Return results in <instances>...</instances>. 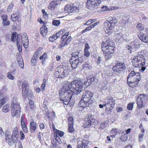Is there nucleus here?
Here are the masks:
<instances>
[{
  "label": "nucleus",
  "instance_id": "61",
  "mask_svg": "<svg viewBox=\"0 0 148 148\" xmlns=\"http://www.w3.org/2000/svg\"><path fill=\"white\" fill-rule=\"evenodd\" d=\"M39 127L42 130L44 128L45 125L43 123H40L39 125Z\"/></svg>",
  "mask_w": 148,
  "mask_h": 148
},
{
  "label": "nucleus",
  "instance_id": "13",
  "mask_svg": "<svg viewBox=\"0 0 148 148\" xmlns=\"http://www.w3.org/2000/svg\"><path fill=\"white\" fill-rule=\"evenodd\" d=\"M65 10L70 15L71 14V13H77L79 12L78 5L75 3L66 5Z\"/></svg>",
  "mask_w": 148,
  "mask_h": 148
},
{
  "label": "nucleus",
  "instance_id": "49",
  "mask_svg": "<svg viewBox=\"0 0 148 148\" xmlns=\"http://www.w3.org/2000/svg\"><path fill=\"white\" fill-rule=\"evenodd\" d=\"M137 27L139 31L142 30L144 29V27L143 25L141 23H139L137 25Z\"/></svg>",
  "mask_w": 148,
  "mask_h": 148
},
{
  "label": "nucleus",
  "instance_id": "8",
  "mask_svg": "<svg viewBox=\"0 0 148 148\" xmlns=\"http://www.w3.org/2000/svg\"><path fill=\"white\" fill-rule=\"evenodd\" d=\"M59 93L60 100L63 101L64 104H68L72 97V92L70 91H60Z\"/></svg>",
  "mask_w": 148,
  "mask_h": 148
},
{
  "label": "nucleus",
  "instance_id": "17",
  "mask_svg": "<svg viewBox=\"0 0 148 148\" xmlns=\"http://www.w3.org/2000/svg\"><path fill=\"white\" fill-rule=\"evenodd\" d=\"M6 141L9 145H11L14 143L16 142L17 139L16 138L12 137V136L9 135H7L5 137Z\"/></svg>",
  "mask_w": 148,
  "mask_h": 148
},
{
  "label": "nucleus",
  "instance_id": "45",
  "mask_svg": "<svg viewBox=\"0 0 148 148\" xmlns=\"http://www.w3.org/2000/svg\"><path fill=\"white\" fill-rule=\"evenodd\" d=\"M91 123V122H90L89 121H86V122H85L84 123V127H89L90 126Z\"/></svg>",
  "mask_w": 148,
  "mask_h": 148
},
{
  "label": "nucleus",
  "instance_id": "30",
  "mask_svg": "<svg viewBox=\"0 0 148 148\" xmlns=\"http://www.w3.org/2000/svg\"><path fill=\"white\" fill-rule=\"evenodd\" d=\"M86 140H83L82 142H79L78 143V145H81L82 148H85L87 146V143Z\"/></svg>",
  "mask_w": 148,
  "mask_h": 148
},
{
  "label": "nucleus",
  "instance_id": "38",
  "mask_svg": "<svg viewBox=\"0 0 148 148\" xmlns=\"http://www.w3.org/2000/svg\"><path fill=\"white\" fill-rule=\"evenodd\" d=\"M29 105L30 109L33 110L34 109V102L32 100H30L29 102Z\"/></svg>",
  "mask_w": 148,
  "mask_h": 148
},
{
  "label": "nucleus",
  "instance_id": "37",
  "mask_svg": "<svg viewBox=\"0 0 148 148\" xmlns=\"http://www.w3.org/2000/svg\"><path fill=\"white\" fill-rule=\"evenodd\" d=\"M11 18L13 21H16L18 18L17 15L16 14H12L11 16Z\"/></svg>",
  "mask_w": 148,
  "mask_h": 148
},
{
  "label": "nucleus",
  "instance_id": "55",
  "mask_svg": "<svg viewBox=\"0 0 148 148\" xmlns=\"http://www.w3.org/2000/svg\"><path fill=\"white\" fill-rule=\"evenodd\" d=\"M23 60V59L22 58L21 55L20 54H18V55L17 56V60L18 62L20 61H21Z\"/></svg>",
  "mask_w": 148,
  "mask_h": 148
},
{
  "label": "nucleus",
  "instance_id": "56",
  "mask_svg": "<svg viewBox=\"0 0 148 148\" xmlns=\"http://www.w3.org/2000/svg\"><path fill=\"white\" fill-rule=\"evenodd\" d=\"M22 127L23 131L25 133H27L28 132V129L26 125H23V126H22Z\"/></svg>",
  "mask_w": 148,
  "mask_h": 148
},
{
  "label": "nucleus",
  "instance_id": "2",
  "mask_svg": "<svg viewBox=\"0 0 148 148\" xmlns=\"http://www.w3.org/2000/svg\"><path fill=\"white\" fill-rule=\"evenodd\" d=\"M93 94L89 91H85L78 105V108H86L92 103L93 99Z\"/></svg>",
  "mask_w": 148,
  "mask_h": 148
},
{
  "label": "nucleus",
  "instance_id": "62",
  "mask_svg": "<svg viewBox=\"0 0 148 148\" xmlns=\"http://www.w3.org/2000/svg\"><path fill=\"white\" fill-rule=\"evenodd\" d=\"M45 117L47 119H49L50 117L49 116V114L48 113H47L45 114Z\"/></svg>",
  "mask_w": 148,
  "mask_h": 148
},
{
  "label": "nucleus",
  "instance_id": "29",
  "mask_svg": "<svg viewBox=\"0 0 148 148\" xmlns=\"http://www.w3.org/2000/svg\"><path fill=\"white\" fill-rule=\"evenodd\" d=\"M18 135V132L17 128H14L13 130V132L12 134V137L16 138L17 139Z\"/></svg>",
  "mask_w": 148,
  "mask_h": 148
},
{
  "label": "nucleus",
  "instance_id": "26",
  "mask_svg": "<svg viewBox=\"0 0 148 148\" xmlns=\"http://www.w3.org/2000/svg\"><path fill=\"white\" fill-rule=\"evenodd\" d=\"M38 59V57L37 54L35 53L31 60V63L32 66H34L36 64Z\"/></svg>",
  "mask_w": 148,
  "mask_h": 148
},
{
  "label": "nucleus",
  "instance_id": "24",
  "mask_svg": "<svg viewBox=\"0 0 148 148\" xmlns=\"http://www.w3.org/2000/svg\"><path fill=\"white\" fill-rule=\"evenodd\" d=\"M57 4V1H52L49 3V6H48V8L51 10H53Z\"/></svg>",
  "mask_w": 148,
  "mask_h": 148
},
{
  "label": "nucleus",
  "instance_id": "40",
  "mask_svg": "<svg viewBox=\"0 0 148 148\" xmlns=\"http://www.w3.org/2000/svg\"><path fill=\"white\" fill-rule=\"evenodd\" d=\"M46 80L45 79H43V83L41 86V89H42L43 91H44L45 89V88L46 85Z\"/></svg>",
  "mask_w": 148,
  "mask_h": 148
},
{
  "label": "nucleus",
  "instance_id": "9",
  "mask_svg": "<svg viewBox=\"0 0 148 148\" xmlns=\"http://www.w3.org/2000/svg\"><path fill=\"white\" fill-rule=\"evenodd\" d=\"M105 102L104 105L106 108V110L109 111V113L111 112L115 104L114 100L112 97L109 96L105 99Z\"/></svg>",
  "mask_w": 148,
  "mask_h": 148
},
{
  "label": "nucleus",
  "instance_id": "4",
  "mask_svg": "<svg viewBox=\"0 0 148 148\" xmlns=\"http://www.w3.org/2000/svg\"><path fill=\"white\" fill-rule=\"evenodd\" d=\"M110 21H106L104 23V28L105 32L108 34H111L113 31V29L117 20L114 17H109Z\"/></svg>",
  "mask_w": 148,
  "mask_h": 148
},
{
  "label": "nucleus",
  "instance_id": "32",
  "mask_svg": "<svg viewBox=\"0 0 148 148\" xmlns=\"http://www.w3.org/2000/svg\"><path fill=\"white\" fill-rule=\"evenodd\" d=\"M108 121H104L103 123L101 124L100 126V128L102 129H103L105 128L108 125Z\"/></svg>",
  "mask_w": 148,
  "mask_h": 148
},
{
  "label": "nucleus",
  "instance_id": "50",
  "mask_svg": "<svg viewBox=\"0 0 148 148\" xmlns=\"http://www.w3.org/2000/svg\"><path fill=\"white\" fill-rule=\"evenodd\" d=\"M57 39L54 35L50 37L49 38V40L50 41L53 42L56 40Z\"/></svg>",
  "mask_w": 148,
  "mask_h": 148
},
{
  "label": "nucleus",
  "instance_id": "15",
  "mask_svg": "<svg viewBox=\"0 0 148 148\" xmlns=\"http://www.w3.org/2000/svg\"><path fill=\"white\" fill-rule=\"evenodd\" d=\"M147 98L145 94H139L138 95L137 100V104L138 108L144 106L143 103L147 100Z\"/></svg>",
  "mask_w": 148,
  "mask_h": 148
},
{
  "label": "nucleus",
  "instance_id": "12",
  "mask_svg": "<svg viewBox=\"0 0 148 148\" xmlns=\"http://www.w3.org/2000/svg\"><path fill=\"white\" fill-rule=\"evenodd\" d=\"M101 2L100 0H87L86 3V7L89 9L94 10L97 8Z\"/></svg>",
  "mask_w": 148,
  "mask_h": 148
},
{
  "label": "nucleus",
  "instance_id": "36",
  "mask_svg": "<svg viewBox=\"0 0 148 148\" xmlns=\"http://www.w3.org/2000/svg\"><path fill=\"white\" fill-rule=\"evenodd\" d=\"M95 77L94 76H90L88 77V81L90 82V83L91 84L93 82H94L95 81Z\"/></svg>",
  "mask_w": 148,
  "mask_h": 148
},
{
  "label": "nucleus",
  "instance_id": "63",
  "mask_svg": "<svg viewBox=\"0 0 148 148\" xmlns=\"http://www.w3.org/2000/svg\"><path fill=\"white\" fill-rule=\"evenodd\" d=\"M69 130L71 133H72L73 132L74 128H73V126H69Z\"/></svg>",
  "mask_w": 148,
  "mask_h": 148
},
{
  "label": "nucleus",
  "instance_id": "34",
  "mask_svg": "<svg viewBox=\"0 0 148 148\" xmlns=\"http://www.w3.org/2000/svg\"><path fill=\"white\" fill-rule=\"evenodd\" d=\"M47 58V53H44L42 56H40V59L42 60V63L43 64V61H44Z\"/></svg>",
  "mask_w": 148,
  "mask_h": 148
},
{
  "label": "nucleus",
  "instance_id": "14",
  "mask_svg": "<svg viewBox=\"0 0 148 148\" xmlns=\"http://www.w3.org/2000/svg\"><path fill=\"white\" fill-rule=\"evenodd\" d=\"M115 64L116 65L112 68V70L115 73L119 74L122 72L126 68L123 63H121L116 61Z\"/></svg>",
  "mask_w": 148,
  "mask_h": 148
},
{
  "label": "nucleus",
  "instance_id": "31",
  "mask_svg": "<svg viewBox=\"0 0 148 148\" xmlns=\"http://www.w3.org/2000/svg\"><path fill=\"white\" fill-rule=\"evenodd\" d=\"M127 134L126 133H122L121 137V139L122 141L125 142L127 139Z\"/></svg>",
  "mask_w": 148,
  "mask_h": 148
},
{
  "label": "nucleus",
  "instance_id": "11",
  "mask_svg": "<svg viewBox=\"0 0 148 148\" xmlns=\"http://www.w3.org/2000/svg\"><path fill=\"white\" fill-rule=\"evenodd\" d=\"M18 85H19V88L21 86V88H22V95L23 98H26L27 96L26 95L27 91L29 90V84L26 81H24L22 82L20 81L18 83Z\"/></svg>",
  "mask_w": 148,
  "mask_h": 148
},
{
  "label": "nucleus",
  "instance_id": "5",
  "mask_svg": "<svg viewBox=\"0 0 148 148\" xmlns=\"http://www.w3.org/2000/svg\"><path fill=\"white\" fill-rule=\"evenodd\" d=\"M71 92L75 95L81 92L83 88V82L80 80H75L70 82Z\"/></svg>",
  "mask_w": 148,
  "mask_h": 148
},
{
  "label": "nucleus",
  "instance_id": "1",
  "mask_svg": "<svg viewBox=\"0 0 148 148\" xmlns=\"http://www.w3.org/2000/svg\"><path fill=\"white\" fill-rule=\"evenodd\" d=\"M104 42L102 43L103 44L101 45V49L105 58L108 60L112 57L114 52V43L108 38L106 39V43L103 44Z\"/></svg>",
  "mask_w": 148,
  "mask_h": 148
},
{
  "label": "nucleus",
  "instance_id": "57",
  "mask_svg": "<svg viewBox=\"0 0 148 148\" xmlns=\"http://www.w3.org/2000/svg\"><path fill=\"white\" fill-rule=\"evenodd\" d=\"M84 55L87 57H88L90 55V53L88 51V50H84Z\"/></svg>",
  "mask_w": 148,
  "mask_h": 148
},
{
  "label": "nucleus",
  "instance_id": "59",
  "mask_svg": "<svg viewBox=\"0 0 148 148\" xmlns=\"http://www.w3.org/2000/svg\"><path fill=\"white\" fill-rule=\"evenodd\" d=\"M71 39L72 37L71 36H69L67 39L66 40V43L69 44L70 42L71 41Z\"/></svg>",
  "mask_w": 148,
  "mask_h": 148
},
{
  "label": "nucleus",
  "instance_id": "48",
  "mask_svg": "<svg viewBox=\"0 0 148 148\" xmlns=\"http://www.w3.org/2000/svg\"><path fill=\"white\" fill-rule=\"evenodd\" d=\"M56 131H57L56 133L57 134L61 137L64 134V132L62 131H60L57 130H56Z\"/></svg>",
  "mask_w": 148,
  "mask_h": 148
},
{
  "label": "nucleus",
  "instance_id": "47",
  "mask_svg": "<svg viewBox=\"0 0 148 148\" xmlns=\"http://www.w3.org/2000/svg\"><path fill=\"white\" fill-rule=\"evenodd\" d=\"M7 76L8 78L11 80H13L14 79V76L12 75L11 73L10 72H8L7 73Z\"/></svg>",
  "mask_w": 148,
  "mask_h": 148
},
{
  "label": "nucleus",
  "instance_id": "46",
  "mask_svg": "<svg viewBox=\"0 0 148 148\" xmlns=\"http://www.w3.org/2000/svg\"><path fill=\"white\" fill-rule=\"evenodd\" d=\"M18 63L19 64V66H20L21 68L22 69L24 68V65L23 60L20 61L18 62Z\"/></svg>",
  "mask_w": 148,
  "mask_h": 148
},
{
  "label": "nucleus",
  "instance_id": "22",
  "mask_svg": "<svg viewBox=\"0 0 148 148\" xmlns=\"http://www.w3.org/2000/svg\"><path fill=\"white\" fill-rule=\"evenodd\" d=\"M140 79L141 77L140 73H136L133 77V82H132V84L133 83H135L136 84L140 80Z\"/></svg>",
  "mask_w": 148,
  "mask_h": 148
},
{
  "label": "nucleus",
  "instance_id": "64",
  "mask_svg": "<svg viewBox=\"0 0 148 148\" xmlns=\"http://www.w3.org/2000/svg\"><path fill=\"white\" fill-rule=\"evenodd\" d=\"M92 23L91 22V21L90 20H89L87 21L86 23H85L84 24V25H88Z\"/></svg>",
  "mask_w": 148,
  "mask_h": 148
},
{
  "label": "nucleus",
  "instance_id": "58",
  "mask_svg": "<svg viewBox=\"0 0 148 148\" xmlns=\"http://www.w3.org/2000/svg\"><path fill=\"white\" fill-rule=\"evenodd\" d=\"M84 84L86 85V86H88L91 84L89 81H88V79H87V81H85L84 82Z\"/></svg>",
  "mask_w": 148,
  "mask_h": 148
},
{
  "label": "nucleus",
  "instance_id": "43",
  "mask_svg": "<svg viewBox=\"0 0 148 148\" xmlns=\"http://www.w3.org/2000/svg\"><path fill=\"white\" fill-rule=\"evenodd\" d=\"M87 121H89L90 122H92L93 119L92 115L91 114H89L87 117Z\"/></svg>",
  "mask_w": 148,
  "mask_h": 148
},
{
  "label": "nucleus",
  "instance_id": "23",
  "mask_svg": "<svg viewBox=\"0 0 148 148\" xmlns=\"http://www.w3.org/2000/svg\"><path fill=\"white\" fill-rule=\"evenodd\" d=\"M135 73H136L134 71H132L131 73L128 75L127 77V83L130 87H132V85H131L130 84H132V82L130 79V78H133L134 76V74Z\"/></svg>",
  "mask_w": 148,
  "mask_h": 148
},
{
  "label": "nucleus",
  "instance_id": "25",
  "mask_svg": "<svg viewBox=\"0 0 148 148\" xmlns=\"http://www.w3.org/2000/svg\"><path fill=\"white\" fill-rule=\"evenodd\" d=\"M36 128V123L34 121L31 122L30 123V129L31 133H33Z\"/></svg>",
  "mask_w": 148,
  "mask_h": 148
},
{
  "label": "nucleus",
  "instance_id": "21",
  "mask_svg": "<svg viewBox=\"0 0 148 148\" xmlns=\"http://www.w3.org/2000/svg\"><path fill=\"white\" fill-rule=\"evenodd\" d=\"M138 37L142 41L148 42V36L145 35L143 33H140L138 36Z\"/></svg>",
  "mask_w": 148,
  "mask_h": 148
},
{
  "label": "nucleus",
  "instance_id": "7",
  "mask_svg": "<svg viewBox=\"0 0 148 148\" xmlns=\"http://www.w3.org/2000/svg\"><path fill=\"white\" fill-rule=\"evenodd\" d=\"M16 44L18 47H21L22 45L25 48L28 47V39L26 33H24L22 36L20 34L16 36Z\"/></svg>",
  "mask_w": 148,
  "mask_h": 148
},
{
  "label": "nucleus",
  "instance_id": "52",
  "mask_svg": "<svg viewBox=\"0 0 148 148\" xmlns=\"http://www.w3.org/2000/svg\"><path fill=\"white\" fill-rule=\"evenodd\" d=\"M55 138L57 142L59 144H60L61 143V141L60 140L59 137L57 135L55 136Z\"/></svg>",
  "mask_w": 148,
  "mask_h": 148
},
{
  "label": "nucleus",
  "instance_id": "33",
  "mask_svg": "<svg viewBox=\"0 0 148 148\" xmlns=\"http://www.w3.org/2000/svg\"><path fill=\"white\" fill-rule=\"evenodd\" d=\"M68 43H66V41L65 40H62L61 44L59 45V48H62L64 47L65 46L67 45Z\"/></svg>",
  "mask_w": 148,
  "mask_h": 148
},
{
  "label": "nucleus",
  "instance_id": "10",
  "mask_svg": "<svg viewBox=\"0 0 148 148\" xmlns=\"http://www.w3.org/2000/svg\"><path fill=\"white\" fill-rule=\"evenodd\" d=\"M64 67L66 68L65 66H60L56 68L55 75L56 77L63 78L68 75V72L67 70L65 69Z\"/></svg>",
  "mask_w": 148,
  "mask_h": 148
},
{
  "label": "nucleus",
  "instance_id": "20",
  "mask_svg": "<svg viewBox=\"0 0 148 148\" xmlns=\"http://www.w3.org/2000/svg\"><path fill=\"white\" fill-rule=\"evenodd\" d=\"M132 62L133 66L135 67H139L141 65L144 66L145 64V62H140L134 58L132 59Z\"/></svg>",
  "mask_w": 148,
  "mask_h": 148
},
{
  "label": "nucleus",
  "instance_id": "3",
  "mask_svg": "<svg viewBox=\"0 0 148 148\" xmlns=\"http://www.w3.org/2000/svg\"><path fill=\"white\" fill-rule=\"evenodd\" d=\"M78 54L79 53L77 52H73L71 54V56L69 62L72 68L73 69L81 65L82 63L84 61L83 58L81 56H79Z\"/></svg>",
  "mask_w": 148,
  "mask_h": 148
},
{
  "label": "nucleus",
  "instance_id": "6",
  "mask_svg": "<svg viewBox=\"0 0 148 148\" xmlns=\"http://www.w3.org/2000/svg\"><path fill=\"white\" fill-rule=\"evenodd\" d=\"M17 101L16 97L13 98L12 101L11 112L12 116H19L21 112V108Z\"/></svg>",
  "mask_w": 148,
  "mask_h": 148
},
{
  "label": "nucleus",
  "instance_id": "42",
  "mask_svg": "<svg viewBox=\"0 0 148 148\" xmlns=\"http://www.w3.org/2000/svg\"><path fill=\"white\" fill-rule=\"evenodd\" d=\"M16 33H13L11 36V40L14 42H15L16 41Z\"/></svg>",
  "mask_w": 148,
  "mask_h": 148
},
{
  "label": "nucleus",
  "instance_id": "53",
  "mask_svg": "<svg viewBox=\"0 0 148 148\" xmlns=\"http://www.w3.org/2000/svg\"><path fill=\"white\" fill-rule=\"evenodd\" d=\"M3 26H7L9 25L10 24V22L8 20L5 21H3Z\"/></svg>",
  "mask_w": 148,
  "mask_h": 148
},
{
  "label": "nucleus",
  "instance_id": "39",
  "mask_svg": "<svg viewBox=\"0 0 148 148\" xmlns=\"http://www.w3.org/2000/svg\"><path fill=\"white\" fill-rule=\"evenodd\" d=\"M134 103H129L127 106V109L129 110H131L133 109Z\"/></svg>",
  "mask_w": 148,
  "mask_h": 148
},
{
  "label": "nucleus",
  "instance_id": "60",
  "mask_svg": "<svg viewBox=\"0 0 148 148\" xmlns=\"http://www.w3.org/2000/svg\"><path fill=\"white\" fill-rule=\"evenodd\" d=\"M89 46L88 45L87 43L85 44V48L84 50H88V49H89Z\"/></svg>",
  "mask_w": 148,
  "mask_h": 148
},
{
  "label": "nucleus",
  "instance_id": "16",
  "mask_svg": "<svg viewBox=\"0 0 148 148\" xmlns=\"http://www.w3.org/2000/svg\"><path fill=\"white\" fill-rule=\"evenodd\" d=\"M7 88L5 86H4L1 90L0 92V105L1 108L4 105L6 101L8 98L7 96L3 97V93L5 94V92L7 90Z\"/></svg>",
  "mask_w": 148,
  "mask_h": 148
},
{
  "label": "nucleus",
  "instance_id": "44",
  "mask_svg": "<svg viewBox=\"0 0 148 148\" xmlns=\"http://www.w3.org/2000/svg\"><path fill=\"white\" fill-rule=\"evenodd\" d=\"M99 22H97L96 23H94L92 25H91L90 26H89V27H88V28L89 29V30H90L94 28L98 24H99Z\"/></svg>",
  "mask_w": 148,
  "mask_h": 148
},
{
  "label": "nucleus",
  "instance_id": "19",
  "mask_svg": "<svg viewBox=\"0 0 148 148\" xmlns=\"http://www.w3.org/2000/svg\"><path fill=\"white\" fill-rule=\"evenodd\" d=\"M70 82L69 83L67 82H64L63 84V87L61 91H63L64 92L70 91L72 92H71V89L70 88Z\"/></svg>",
  "mask_w": 148,
  "mask_h": 148
},
{
  "label": "nucleus",
  "instance_id": "51",
  "mask_svg": "<svg viewBox=\"0 0 148 148\" xmlns=\"http://www.w3.org/2000/svg\"><path fill=\"white\" fill-rule=\"evenodd\" d=\"M82 67L84 69H89V65L88 64L85 63L82 65Z\"/></svg>",
  "mask_w": 148,
  "mask_h": 148
},
{
  "label": "nucleus",
  "instance_id": "18",
  "mask_svg": "<svg viewBox=\"0 0 148 148\" xmlns=\"http://www.w3.org/2000/svg\"><path fill=\"white\" fill-rule=\"evenodd\" d=\"M144 56L141 54V52L138 53H136L133 57V58L140 62H145V60L143 58Z\"/></svg>",
  "mask_w": 148,
  "mask_h": 148
},
{
  "label": "nucleus",
  "instance_id": "35",
  "mask_svg": "<svg viewBox=\"0 0 148 148\" xmlns=\"http://www.w3.org/2000/svg\"><path fill=\"white\" fill-rule=\"evenodd\" d=\"M2 108L3 111L5 112H6L10 110L9 106L7 105H5Z\"/></svg>",
  "mask_w": 148,
  "mask_h": 148
},
{
  "label": "nucleus",
  "instance_id": "41",
  "mask_svg": "<svg viewBox=\"0 0 148 148\" xmlns=\"http://www.w3.org/2000/svg\"><path fill=\"white\" fill-rule=\"evenodd\" d=\"M52 23L53 25L58 26L60 24V22L59 20H54L53 21Z\"/></svg>",
  "mask_w": 148,
  "mask_h": 148
},
{
  "label": "nucleus",
  "instance_id": "27",
  "mask_svg": "<svg viewBox=\"0 0 148 148\" xmlns=\"http://www.w3.org/2000/svg\"><path fill=\"white\" fill-rule=\"evenodd\" d=\"M47 31V28L46 26H44L40 29V33L43 36L46 35Z\"/></svg>",
  "mask_w": 148,
  "mask_h": 148
},
{
  "label": "nucleus",
  "instance_id": "28",
  "mask_svg": "<svg viewBox=\"0 0 148 148\" xmlns=\"http://www.w3.org/2000/svg\"><path fill=\"white\" fill-rule=\"evenodd\" d=\"M26 95L28 99L30 100H31V99L34 98L33 92L31 90H29L27 91Z\"/></svg>",
  "mask_w": 148,
  "mask_h": 148
},
{
  "label": "nucleus",
  "instance_id": "54",
  "mask_svg": "<svg viewBox=\"0 0 148 148\" xmlns=\"http://www.w3.org/2000/svg\"><path fill=\"white\" fill-rule=\"evenodd\" d=\"M20 133L21 136V140H23L25 138V136L24 134L22 131H20Z\"/></svg>",
  "mask_w": 148,
  "mask_h": 148
}]
</instances>
